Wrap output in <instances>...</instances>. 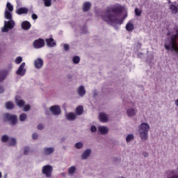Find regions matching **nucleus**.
<instances>
[{
    "label": "nucleus",
    "mask_w": 178,
    "mask_h": 178,
    "mask_svg": "<svg viewBox=\"0 0 178 178\" xmlns=\"http://www.w3.org/2000/svg\"><path fill=\"white\" fill-rule=\"evenodd\" d=\"M123 12L122 6L108 7L106 10V15L102 16V19L108 23V24H113L119 23L122 24V21L118 19V15H121Z\"/></svg>",
    "instance_id": "f257e3e1"
},
{
    "label": "nucleus",
    "mask_w": 178,
    "mask_h": 178,
    "mask_svg": "<svg viewBox=\"0 0 178 178\" xmlns=\"http://www.w3.org/2000/svg\"><path fill=\"white\" fill-rule=\"evenodd\" d=\"M149 131V125L143 122L139 127V134L141 140H148V131Z\"/></svg>",
    "instance_id": "f03ea898"
},
{
    "label": "nucleus",
    "mask_w": 178,
    "mask_h": 178,
    "mask_svg": "<svg viewBox=\"0 0 178 178\" xmlns=\"http://www.w3.org/2000/svg\"><path fill=\"white\" fill-rule=\"evenodd\" d=\"M52 172H54V168L50 165H44L42 169V173L44 175L45 177H51L52 176Z\"/></svg>",
    "instance_id": "7ed1b4c3"
},
{
    "label": "nucleus",
    "mask_w": 178,
    "mask_h": 178,
    "mask_svg": "<svg viewBox=\"0 0 178 178\" xmlns=\"http://www.w3.org/2000/svg\"><path fill=\"white\" fill-rule=\"evenodd\" d=\"M15 27V21L10 19V21L4 22V26L2 29L3 33H8L9 30H12Z\"/></svg>",
    "instance_id": "20e7f679"
},
{
    "label": "nucleus",
    "mask_w": 178,
    "mask_h": 178,
    "mask_svg": "<svg viewBox=\"0 0 178 178\" xmlns=\"http://www.w3.org/2000/svg\"><path fill=\"white\" fill-rule=\"evenodd\" d=\"M4 118L8 122H10V124L15 125L17 123V115H12L10 113H5Z\"/></svg>",
    "instance_id": "39448f33"
},
{
    "label": "nucleus",
    "mask_w": 178,
    "mask_h": 178,
    "mask_svg": "<svg viewBox=\"0 0 178 178\" xmlns=\"http://www.w3.org/2000/svg\"><path fill=\"white\" fill-rule=\"evenodd\" d=\"M45 45V42L44 41V39L39 38L35 40L33 43V46L36 49H40V48H42Z\"/></svg>",
    "instance_id": "423d86ee"
},
{
    "label": "nucleus",
    "mask_w": 178,
    "mask_h": 178,
    "mask_svg": "<svg viewBox=\"0 0 178 178\" xmlns=\"http://www.w3.org/2000/svg\"><path fill=\"white\" fill-rule=\"evenodd\" d=\"M24 66H26V63H22L19 69L17 71V74H18V76H24L25 73H26V70H24Z\"/></svg>",
    "instance_id": "0eeeda50"
},
{
    "label": "nucleus",
    "mask_w": 178,
    "mask_h": 178,
    "mask_svg": "<svg viewBox=\"0 0 178 178\" xmlns=\"http://www.w3.org/2000/svg\"><path fill=\"white\" fill-rule=\"evenodd\" d=\"M50 111L53 115H60V107L59 106H52L50 107Z\"/></svg>",
    "instance_id": "6e6552de"
},
{
    "label": "nucleus",
    "mask_w": 178,
    "mask_h": 178,
    "mask_svg": "<svg viewBox=\"0 0 178 178\" xmlns=\"http://www.w3.org/2000/svg\"><path fill=\"white\" fill-rule=\"evenodd\" d=\"M34 66L35 69H41L44 66V60L41 58H38L34 60Z\"/></svg>",
    "instance_id": "1a4fd4ad"
},
{
    "label": "nucleus",
    "mask_w": 178,
    "mask_h": 178,
    "mask_svg": "<svg viewBox=\"0 0 178 178\" xmlns=\"http://www.w3.org/2000/svg\"><path fill=\"white\" fill-rule=\"evenodd\" d=\"M46 44L47 47H49L50 48H52L56 45V42H55V40H54V38H46L45 40Z\"/></svg>",
    "instance_id": "9d476101"
},
{
    "label": "nucleus",
    "mask_w": 178,
    "mask_h": 178,
    "mask_svg": "<svg viewBox=\"0 0 178 178\" xmlns=\"http://www.w3.org/2000/svg\"><path fill=\"white\" fill-rule=\"evenodd\" d=\"M16 13L17 15H27L29 13V8L25 7L19 8L16 10Z\"/></svg>",
    "instance_id": "9b49d317"
},
{
    "label": "nucleus",
    "mask_w": 178,
    "mask_h": 178,
    "mask_svg": "<svg viewBox=\"0 0 178 178\" xmlns=\"http://www.w3.org/2000/svg\"><path fill=\"white\" fill-rule=\"evenodd\" d=\"M99 119L102 123H106L108 122V115L104 113H100L99 114Z\"/></svg>",
    "instance_id": "f8f14e48"
},
{
    "label": "nucleus",
    "mask_w": 178,
    "mask_h": 178,
    "mask_svg": "<svg viewBox=\"0 0 178 178\" xmlns=\"http://www.w3.org/2000/svg\"><path fill=\"white\" fill-rule=\"evenodd\" d=\"M22 29L23 30H30L31 29V24L28 21H24L22 23Z\"/></svg>",
    "instance_id": "ddd939ff"
},
{
    "label": "nucleus",
    "mask_w": 178,
    "mask_h": 178,
    "mask_svg": "<svg viewBox=\"0 0 178 178\" xmlns=\"http://www.w3.org/2000/svg\"><path fill=\"white\" fill-rule=\"evenodd\" d=\"M55 151L54 147H45L44 149V155H51Z\"/></svg>",
    "instance_id": "4468645a"
},
{
    "label": "nucleus",
    "mask_w": 178,
    "mask_h": 178,
    "mask_svg": "<svg viewBox=\"0 0 178 178\" xmlns=\"http://www.w3.org/2000/svg\"><path fill=\"white\" fill-rule=\"evenodd\" d=\"M91 8V3L90 2H85L83 5V10L84 12H88Z\"/></svg>",
    "instance_id": "2eb2a0df"
},
{
    "label": "nucleus",
    "mask_w": 178,
    "mask_h": 178,
    "mask_svg": "<svg viewBox=\"0 0 178 178\" xmlns=\"http://www.w3.org/2000/svg\"><path fill=\"white\" fill-rule=\"evenodd\" d=\"M83 112H84V108L83 107V106H79L78 107H76L75 110L76 115H83Z\"/></svg>",
    "instance_id": "dca6fc26"
},
{
    "label": "nucleus",
    "mask_w": 178,
    "mask_h": 178,
    "mask_svg": "<svg viewBox=\"0 0 178 178\" xmlns=\"http://www.w3.org/2000/svg\"><path fill=\"white\" fill-rule=\"evenodd\" d=\"M78 94L80 97H83V95H86V89H84V86H81L78 88Z\"/></svg>",
    "instance_id": "f3484780"
},
{
    "label": "nucleus",
    "mask_w": 178,
    "mask_h": 178,
    "mask_svg": "<svg viewBox=\"0 0 178 178\" xmlns=\"http://www.w3.org/2000/svg\"><path fill=\"white\" fill-rule=\"evenodd\" d=\"M91 154V149H88L85 152H83L81 158L82 159H87L88 156H90V154Z\"/></svg>",
    "instance_id": "a211bd4d"
},
{
    "label": "nucleus",
    "mask_w": 178,
    "mask_h": 178,
    "mask_svg": "<svg viewBox=\"0 0 178 178\" xmlns=\"http://www.w3.org/2000/svg\"><path fill=\"white\" fill-rule=\"evenodd\" d=\"M98 130L101 134H106L108 131V127H99Z\"/></svg>",
    "instance_id": "6ab92c4d"
},
{
    "label": "nucleus",
    "mask_w": 178,
    "mask_h": 178,
    "mask_svg": "<svg viewBox=\"0 0 178 178\" xmlns=\"http://www.w3.org/2000/svg\"><path fill=\"white\" fill-rule=\"evenodd\" d=\"M126 30L127 31H133L134 30V24L128 22L126 25Z\"/></svg>",
    "instance_id": "aec40b11"
},
{
    "label": "nucleus",
    "mask_w": 178,
    "mask_h": 178,
    "mask_svg": "<svg viewBox=\"0 0 178 178\" xmlns=\"http://www.w3.org/2000/svg\"><path fill=\"white\" fill-rule=\"evenodd\" d=\"M8 73H9V71L3 70L1 71L0 73V81H3V79H6Z\"/></svg>",
    "instance_id": "412c9836"
},
{
    "label": "nucleus",
    "mask_w": 178,
    "mask_h": 178,
    "mask_svg": "<svg viewBox=\"0 0 178 178\" xmlns=\"http://www.w3.org/2000/svg\"><path fill=\"white\" fill-rule=\"evenodd\" d=\"M128 116H134L137 113V110L134 108H129L127 111Z\"/></svg>",
    "instance_id": "4be33fe9"
},
{
    "label": "nucleus",
    "mask_w": 178,
    "mask_h": 178,
    "mask_svg": "<svg viewBox=\"0 0 178 178\" xmlns=\"http://www.w3.org/2000/svg\"><path fill=\"white\" fill-rule=\"evenodd\" d=\"M15 102L19 108H23L24 106L25 102L22 99H18L17 97L15 99Z\"/></svg>",
    "instance_id": "5701e85b"
},
{
    "label": "nucleus",
    "mask_w": 178,
    "mask_h": 178,
    "mask_svg": "<svg viewBox=\"0 0 178 178\" xmlns=\"http://www.w3.org/2000/svg\"><path fill=\"white\" fill-rule=\"evenodd\" d=\"M66 118L67 120H74L76 118V115L73 113H70L66 115Z\"/></svg>",
    "instance_id": "b1692460"
},
{
    "label": "nucleus",
    "mask_w": 178,
    "mask_h": 178,
    "mask_svg": "<svg viewBox=\"0 0 178 178\" xmlns=\"http://www.w3.org/2000/svg\"><path fill=\"white\" fill-rule=\"evenodd\" d=\"M5 17L6 19H8V20H12V13L9 12L8 10H5Z\"/></svg>",
    "instance_id": "393cba45"
},
{
    "label": "nucleus",
    "mask_w": 178,
    "mask_h": 178,
    "mask_svg": "<svg viewBox=\"0 0 178 178\" xmlns=\"http://www.w3.org/2000/svg\"><path fill=\"white\" fill-rule=\"evenodd\" d=\"M9 145L12 147H15V145L17 144L16 139L15 138H11L8 140Z\"/></svg>",
    "instance_id": "a878e982"
},
{
    "label": "nucleus",
    "mask_w": 178,
    "mask_h": 178,
    "mask_svg": "<svg viewBox=\"0 0 178 178\" xmlns=\"http://www.w3.org/2000/svg\"><path fill=\"white\" fill-rule=\"evenodd\" d=\"M6 109H13V108H15V105L12 102H8L6 103Z\"/></svg>",
    "instance_id": "bb28decb"
},
{
    "label": "nucleus",
    "mask_w": 178,
    "mask_h": 178,
    "mask_svg": "<svg viewBox=\"0 0 178 178\" xmlns=\"http://www.w3.org/2000/svg\"><path fill=\"white\" fill-rule=\"evenodd\" d=\"M42 1L46 8H49V6L52 5V0H42Z\"/></svg>",
    "instance_id": "cd10ccee"
},
{
    "label": "nucleus",
    "mask_w": 178,
    "mask_h": 178,
    "mask_svg": "<svg viewBox=\"0 0 178 178\" xmlns=\"http://www.w3.org/2000/svg\"><path fill=\"white\" fill-rule=\"evenodd\" d=\"M6 10H8V12H13V6H12V4H10V3L8 2L6 3Z\"/></svg>",
    "instance_id": "c85d7f7f"
},
{
    "label": "nucleus",
    "mask_w": 178,
    "mask_h": 178,
    "mask_svg": "<svg viewBox=\"0 0 178 178\" xmlns=\"http://www.w3.org/2000/svg\"><path fill=\"white\" fill-rule=\"evenodd\" d=\"M133 140H134V134H129L126 138L127 143H130V141H133Z\"/></svg>",
    "instance_id": "c756f323"
},
{
    "label": "nucleus",
    "mask_w": 178,
    "mask_h": 178,
    "mask_svg": "<svg viewBox=\"0 0 178 178\" xmlns=\"http://www.w3.org/2000/svg\"><path fill=\"white\" fill-rule=\"evenodd\" d=\"M170 10H172V12L173 13H177V12H178L177 7L175 5H171L170 7Z\"/></svg>",
    "instance_id": "7c9ffc66"
},
{
    "label": "nucleus",
    "mask_w": 178,
    "mask_h": 178,
    "mask_svg": "<svg viewBox=\"0 0 178 178\" xmlns=\"http://www.w3.org/2000/svg\"><path fill=\"white\" fill-rule=\"evenodd\" d=\"M25 119H27V115H26V113H22L20 115H19V120L21 122H24V120Z\"/></svg>",
    "instance_id": "2f4dec72"
},
{
    "label": "nucleus",
    "mask_w": 178,
    "mask_h": 178,
    "mask_svg": "<svg viewBox=\"0 0 178 178\" xmlns=\"http://www.w3.org/2000/svg\"><path fill=\"white\" fill-rule=\"evenodd\" d=\"M10 138H9V136H6V135H3L1 137V141L2 143H7V141H9Z\"/></svg>",
    "instance_id": "473e14b6"
},
{
    "label": "nucleus",
    "mask_w": 178,
    "mask_h": 178,
    "mask_svg": "<svg viewBox=\"0 0 178 178\" xmlns=\"http://www.w3.org/2000/svg\"><path fill=\"white\" fill-rule=\"evenodd\" d=\"M72 60L75 65H77V63H80V57L76 56L73 58Z\"/></svg>",
    "instance_id": "72a5a7b5"
},
{
    "label": "nucleus",
    "mask_w": 178,
    "mask_h": 178,
    "mask_svg": "<svg viewBox=\"0 0 178 178\" xmlns=\"http://www.w3.org/2000/svg\"><path fill=\"white\" fill-rule=\"evenodd\" d=\"M74 172H76V167H74V166L70 167L68 170V173L70 175H73V173H74Z\"/></svg>",
    "instance_id": "f704fd0d"
},
{
    "label": "nucleus",
    "mask_w": 178,
    "mask_h": 178,
    "mask_svg": "<svg viewBox=\"0 0 178 178\" xmlns=\"http://www.w3.org/2000/svg\"><path fill=\"white\" fill-rule=\"evenodd\" d=\"M141 13H143V11L140 10V8H136L135 9V14L136 16H141Z\"/></svg>",
    "instance_id": "c9c22d12"
},
{
    "label": "nucleus",
    "mask_w": 178,
    "mask_h": 178,
    "mask_svg": "<svg viewBox=\"0 0 178 178\" xmlns=\"http://www.w3.org/2000/svg\"><path fill=\"white\" fill-rule=\"evenodd\" d=\"M22 62H23V58H22L21 56H19L15 59V63L17 65L22 63Z\"/></svg>",
    "instance_id": "e433bc0d"
},
{
    "label": "nucleus",
    "mask_w": 178,
    "mask_h": 178,
    "mask_svg": "<svg viewBox=\"0 0 178 178\" xmlns=\"http://www.w3.org/2000/svg\"><path fill=\"white\" fill-rule=\"evenodd\" d=\"M75 147L78 149H80V148H83V143L79 142L75 144Z\"/></svg>",
    "instance_id": "4c0bfd02"
},
{
    "label": "nucleus",
    "mask_w": 178,
    "mask_h": 178,
    "mask_svg": "<svg viewBox=\"0 0 178 178\" xmlns=\"http://www.w3.org/2000/svg\"><path fill=\"white\" fill-rule=\"evenodd\" d=\"M30 109H31V106H30V105L27 104V105L24 106V112H29V111H30Z\"/></svg>",
    "instance_id": "58836bf2"
},
{
    "label": "nucleus",
    "mask_w": 178,
    "mask_h": 178,
    "mask_svg": "<svg viewBox=\"0 0 178 178\" xmlns=\"http://www.w3.org/2000/svg\"><path fill=\"white\" fill-rule=\"evenodd\" d=\"M30 151V147H25L24 150V155H29V152Z\"/></svg>",
    "instance_id": "ea45409f"
},
{
    "label": "nucleus",
    "mask_w": 178,
    "mask_h": 178,
    "mask_svg": "<svg viewBox=\"0 0 178 178\" xmlns=\"http://www.w3.org/2000/svg\"><path fill=\"white\" fill-rule=\"evenodd\" d=\"M32 138L33 140H37V138H38V134H37L36 133L33 134Z\"/></svg>",
    "instance_id": "a19ab883"
},
{
    "label": "nucleus",
    "mask_w": 178,
    "mask_h": 178,
    "mask_svg": "<svg viewBox=\"0 0 178 178\" xmlns=\"http://www.w3.org/2000/svg\"><path fill=\"white\" fill-rule=\"evenodd\" d=\"M90 130L92 133H95V131H97V127H95V126H92Z\"/></svg>",
    "instance_id": "79ce46f5"
},
{
    "label": "nucleus",
    "mask_w": 178,
    "mask_h": 178,
    "mask_svg": "<svg viewBox=\"0 0 178 178\" xmlns=\"http://www.w3.org/2000/svg\"><path fill=\"white\" fill-rule=\"evenodd\" d=\"M42 129H44V125H42V124H39L38 125V130H42Z\"/></svg>",
    "instance_id": "37998d69"
},
{
    "label": "nucleus",
    "mask_w": 178,
    "mask_h": 178,
    "mask_svg": "<svg viewBox=\"0 0 178 178\" xmlns=\"http://www.w3.org/2000/svg\"><path fill=\"white\" fill-rule=\"evenodd\" d=\"M32 19L33 20H37V19H38V16L36 14H32Z\"/></svg>",
    "instance_id": "c03bdc74"
},
{
    "label": "nucleus",
    "mask_w": 178,
    "mask_h": 178,
    "mask_svg": "<svg viewBox=\"0 0 178 178\" xmlns=\"http://www.w3.org/2000/svg\"><path fill=\"white\" fill-rule=\"evenodd\" d=\"M69 49H70L69 44H64V49H65V51H69Z\"/></svg>",
    "instance_id": "a18cd8bd"
},
{
    "label": "nucleus",
    "mask_w": 178,
    "mask_h": 178,
    "mask_svg": "<svg viewBox=\"0 0 178 178\" xmlns=\"http://www.w3.org/2000/svg\"><path fill=\"white\" fill-rule=\"evenodd\" d=\"M3 91H4L3 87L0 86V94H2V92H3Z\"/></svg>",
    "instance_id": "49530a36"
},
{
    "label": "nucleus",
    "mask_w": 178,
    "mask_h": 178,
    "mask_svg": "<svg viewBox=\"0 0 178 178\" xmlns=\"http://www.w3.org/2000/svg\"><path fill=\"white\" fill-rule=\"evenodd\" d=\"M143 155H144L145 158H147V156H148V153L144 152Z\"/></svg>",
    "instance_id": "de8ad7c7"
},
{
    "label": "nucleus",
    "mask_w": 178,
    "mask_h": 178,
    "mask_svg": "<svg viewBox=\"0 0 178 178\" xmlns=\"http://www.w3.org/2000/svg\"><path fill=\"white\" fill-rule=\"evenodd\" d=\"M170 178H178V175H173V176L171 177Z\"/></svg>",
    "instance_id": "09e8293b"
},
{
    "label": "nucleus",
    "mask_w": 178,
    "mask_h": 178,
    "mask_svg": "<svg viewBox=\"0 0 178 178\" xmlns=\"http://www.w3.org/2000/svg\"><path fill=\"white\" fill-rule=\"evenodd\" d=\"M2 177V173L0 172V178Z\"/></svg>",
    "instance_id": "8fccbe9b"
},
{
    "label": "nucleus",
    "mask_w": 178,
    "mask_h": 178,
    "mask_svg": "<svg viewBox=\"0 0 178 178\" xmlns=\"http://www.w3.org/2000/svg\"><path fill=\"white\" fill-rule=\"evenodd\" d=\"M10 69H12V65H10Z\"/></svg>",
    "instance_id": "3c124183"
},
{
    "label": "nucleus",
    "mask_w": 178,
    "mask_h": 178,
    "mask_svg": "<svg viewBox=\"0 0 178 178\" xmlns=\"http://www.w3.org/2000/svg\"><path fill=\"white\" fill-rule=\"evenodd\" d=\"M169 3H171L170 1H168Z\"/></svg>",
    "instance_id": "603ef678"
}]
</instances>
